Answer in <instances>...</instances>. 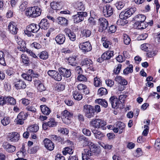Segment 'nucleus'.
I'll return each instance as SVG.
<instances>
[{"label":"nucleus","mask_w":160,"mask_h":160,"mask_svg":"<svg viewBox=\"0 0 160 160\" xmlns=\"http://www.w3.org/2000/svg\"><path fill=\"white\" fill-rule=\"evenodd\" d=\"M43 142L45 147L47 149L50 151H52L53 149L54 145L51 141L48 138H45L44 139Z\"/></svg>","instance_id":"obj_16"},{"label":"nucleus","mask_w":160,"mask_h":160,"mask_svg":"<svg viewBox=\"0 0 160 160\" xmlns=\"http://www.w3.org/2000/svg\"><path fill=\"white\" fill-rule=\"evenodd\" d=\"M144 22H136L134 24V27L138 29H142L146 28V24L144 23Z\"/></svg>","instance_id":"obj_27"},{"label":"nucleus","mask_w":160,"mask_h":160,"mask_svg":"<svg viewBox=\"0 0 160 160\" xmlns=\"http://www.w3.org/2000/svg\"><path fill=\"white\" fill-rule=\"evenodd\" d=\"M38 55L40 59L43 60L46 59L48 57V53L46 51L41 52Z\"/></svg>","instance_id":"obj_40"},{"label":"nucleus","mask_w":160,"mask_h":160,"mask_svg":"<svg viewBox=\"0 0 160 160\" xmlns=\"http://www.w3.org/2000/svg\"><path fill=\"white\" fill-rule=\"evenodd\" d=\"M77 9L80 11H84L85 9V6L82 2H79L77 4Z\"/></svg>","instance_id":"obj_58"},{"label":"nucleus","mask_w":160,"mask_h":160,"mask_svg":"<svg viewBox=\"0 0 160 160\" xmlns=\"http://www.w3.org/2000/svg\"><path fill=\"white\" fill-rule=\"evenodd\" d=\"M27 114L22 112H21L19 113L17 116L18 117L24 120H25L27 118Z\"/></svg>","instance_id":"obj_55"},{"label":"nucleus","mask_w":160,"mask_h":160,"mask_svg":"<svg viewBox=\"0 0 160 160\" xmlns=\"http://www.w3.org/2000/svg\"><path fill=\"white\" fill-rule=\"evenodd\" d=\"M73 98L76 100H80L82 99V94L77 91H74L73 92Z\"/></svg>","instance_id":"obj_35"},{"label":"nucleus","mask_w":160,"mask_h":160,"mask_svg":"<svg viewBox=\"0 0 160 160\" xmlns=\"http://www.w3.org/2000/svg\"><path fill=\"white\" fill-rule=\"evenodd\" d=\"M3 146L4 148L9 152H13L16 150V147L14 146L10 145L7 142H4L3 143Z\"/></svg>","instance_id":"obj_17"},{"label":"nucleus","mask_w":160,"mask_h":160,"mask_svg":"<svg viewBox=\"0 0 160 160\" xmlns=\"http://www.w3.org/2000/svg\"><path fill=\"white\" fill-rule=\"evenodd\" d=\"M82 139L86 142V144H87L89 146V149L93 153L98 151V148L93 143L88 141V139L86 138H83Z\"/></svg>","instance_id":"obj_14"},{"label":"nucleus","mask_w":160,"mask_h":160,"mask_svg":"<svg viewBox=\"0 0 160 160\" xmlns=\"http://www.w3.org/2000/svg\"><path fill=\"white\" fill-rule=\"evenodd\" d=\"M27 2H23L19 6V10L22 12L27 7L26 5Z\"/></svg>","instance_id":"obj_61"},{"label":"nucleus","mask_w":160,"mask_h":160,"mask_svg":"<svg viewBox=\"0 0 160 160\" xmlns=\"http://www.w3.org/2000/svg\"><path fill=\"white\" fill-rule=\"evenodd\" d=\"M20 51H22V52H24L25 51H26V52L28 54H29L30 56H32V57H33L34 58H38L37 56L35 55V54L31 50H29V49L26 48V49H25L24 48L22 49L21 48H20Z\"/></svg>","instance_id":"obj_37"},{"label":"nucleus","mask_w":160,"mask_h":160,"mask_svg":"<svg viewBox=\"0 0 160 160\" xmlns=\"http://www.w3.org/2000/svg\"><path fill=\"white\" fill-rule=\"evenodd\" d=\"M136 11V8L134 7H132L130 9L127 10L126 11L129 15V16H131L134 12Z\"/></svg>","instance_id":"obj_57"},{"label":"nucleus","mask_w":160,"mask_h":160,"mask_svg":"<svg viewBox=\"0 0 160 160\" xmlns=\"http://www.w3.org/2000/svg\"><path fill=\"white\" fill-rule=\"evenodd\" d=\"M58 71L62 77L66 78L69 77L71 75V72L70 69L61 67L58 68Z\"/></svg>","instance_id":"obj_11"},{"label":"nucleus","mask_w":160,"mask_h":160,"mask_svg":"<svg viewBox=\"0 0 160 160\" xmlns=\"http://www.w3.org/2000/svg\"><path fill=\"white\" fill-rule=\"evenodd\" d=\"M96 102L101 105L104 108H106L108 106V102L104 99H99L96 100Z\"/></svg>","instance_id":"obj_38"},{"label":"nucleus","mask_w":160,"mask_h":160,"mask_svg":"<svg viewBox=\"0 0 160 160\" xmlns=\"http://www.w3.org/2000/svg\"><path fill=\"white\" fill-rule=\"evenodd\" d=\"M90 124L95 128H101L103 130L106 129V122L105 121L100 119H94L90 122Z\"/></svg>","instance_id":"obj_2"},{"label":"nucleus","mask_w":160,"mask_h":160,"mask_svg":"<svg viewBox=\"0 0 160 160\" xmlns=\"http://www.w3.org/2000/svg\"><path fill=\"white\" fill-rule=\"evenodd\" d=\"M22 77L28 81H31L32 80V78H37L38 74L36 73H34L32 70H28L27 73H24L22 75Z\"/></svg>","instance_id":"obj_7"},{"label":"nucleus","mask_w":160,"mask_h":160,"mask_svg":"<svg viewBox=\"0 0 160 160\" xmlns=\"http://www.w3.org/2000/svg\"><path fill=\"white\" fill-rule=\"evenodd\" d=\"M50 6L52 9L54 10H59L62 8V3L61 2H52Z\"/></svg>","instance_id":"obj_25"},{"label":"nucleus","mask_w":160,"mask_h":160,"mask_svg":"<svg viewBox=\"0 0 160 160\" xmlns=\"http://www.w3.org/2000/svg\"><path fill=\"white\" fill-rule=\"evenodd\" d=\"M1 122L3 125L6 126L10 123V118L9 117H4L1 120Z\"/></svg>","instance_id":"obj_42"},{"label":"nucleus","mask_w":160,"mask_h":160,"mask_svg":"<svg viewBox=\"0 0 160 160\" xmlns=\"http://www.w3.org/2000/svg\"><path fill=\"white\" fill-rule=\"evenodd\" d=\"M116 6L118 10L121 9L124 6L125 3L121 1H119L116 3Z\"/></svg>","instance_id":"obj_53"},{"label":"nucleus","mask_w":160,"mask_h":160,"mask_svg":"<svg viewBox=\"0 0 160 160\" xmlns=\"http://www.w3.org/2000/svg\"><path fill=\"white\" fill-rule=\"evenodd\" d=\"M8 28L10 32L13 34H16L18 30L16 23L12 21L9 23Z\"/></svg>","instance_id":"obj_12"},{"label":"nucleus","mask_w":160,"mask_h":160,"mask_svg":"<svg viewBox=\"0 0 160 160\" xmlns=\"http://www.w3.org/2000/svg\"><path fill=\"white\" fill-rule=\"evenodd\" d=\"M109 102L112 108L117 109L118 108L120 103V101L115 97H111L109 99Z\"/></svg>","instance_id":"obj_13"},{"label":"nucleus","mask_w":160,"mask_h":160,"mask_svg":"<svg viewBox=\"0 0 160 160\" xmlns=\"http://www.w3.org/2000/svg\"><path fill=\"white\" fill-rule=\"evenodd\" d=\"M82 35L83 37H89L91 35V31L88 29L83 30L82 33Z\"/></svg>","instance_id":"obj_47"},{"label":"nucleus","mask_w":160,"mask_h":160,"mask_svg":"<svg viewBox=\"0 0 160 160\" xmlns=\"http://www.w3.org/2000/svg\"><path fill=\"white\" fill-rule=\"evenodd\" d=\"M102 41V42L103 46L106 48H109V46L111 44V43L109 41L107 40L105 37H102L101 39Z\"/></svg>","instance_id":"obj_32"},{"label":"nucleus","mask_w":160,"mask_h":160,"mask_svg":"<svg viewBox=\"0 0 160 160\" xmlns=\"http://www.w3.org/2000/svg\"><path fill=\"white\" fill-rule=\"evenodd\" d=\"M124 20V19L120 18V19H118L117 22V24L119 25H124L128 23V22Z\"/></svg>","instance_id":"obj_60"},{"label":"nucleus","mask_w":160,"mask_h":160,"mask_svg":"<svg viewBox=\"0 0 160 160\" xmlns=\"http://www.w3.org/2000/svg\"><path fill=\"white\" fill-rule=\"evenodd\" d=\"M14 86L17 89H24L26 87L25 82L21 80H18L17 82H15Z\"/></svg>","instance_id":"obj_18"},{"label":"nucleus","mask_w":160,"mask_h":160,"mask_svg":"<svg viewBox=\"0 0 160 160\" xmlns=\"http://www.w3.org/2000/svg\"><path fill=\"white\" fill-rule=\"evenodd\" d=\"M133 72V66L132 64L129 65L123 70V72L124 74H128L129 73Z\"/></svg>","instance_id":"obj_41"},{"label":"nucleus","mask_w":160,"mask_h":160,"mask_svg":"<svg viewBox=\"0 0 160 160\" xmlns=\"http://www.w3.org/2000/svg\"><path fill=\"white\" fill-rule=\"evenodd\" d=\"M20 135L17 132H13L9 134L8 138L9 140L12 142H16L19 139Z\"/></svg>","instance_id":"obj_15"},{"label":"nucleus","mask_w":160,"mask_h":160,"mask_svg":"<svg viewBox=\"0 0 160 160\" xmlns=\"http://www.w3.org/2000/svg\"><path fill=\"white\" fill-rule=\"evenodd\" d=\"M116 127L118 128V130L119 129V133H121L124 131L125 125L123 123L121 122H117Z\"/></svg>","instance_id":"obj_31"},{"label":"nucleus","mask_w":160,"mask_h":160,"mask_svg":"<svg viewBox=\"0 0 160 160\" xmlns=\"http://www.w3.org/2000/svg\"><path fill=\"white\" fill-rule=\"evenodd\" d=\"M77 88L78 90L82 91L83 93L85 94L89 93L88 89L85 84L82 83L79 84L77 85Z\"/></svg>","instance_id":"obj_21"},{"label":"nucleus","mask_w":160,"mask_h":160,"mask_svg":"<svg viewBox=\"0 0 160 160\" xmlns=\"http://www.w3.org/2000/svg\"><path fill=\"white\" fill-rule=\"evenodd\" d=\"M113 51H108L104 53L102 55V58L103 60L110 59L114 55Z\"/></svg>","instance_id":"obj_20"},{"label":"nucleus","mask_w":160,"mask_h":160,"mask_svg":"<svg viewBox=\"0 0 160 160\" xmlns=\"http://www.w3.org/2000/svg\"><path fill=\"white\" fill-rule=\"evenodd\" d=\"M149 45L148 44L145 43L142 44L141 45L140 48L142 50L148 52L149 51L148 47Z\"/></svg>","instance_id":"obj_56"},{"label":"nucleus","mask_w":160,"mask_h":160,"mask_svg":"<svg viewBox=\"0 0 160 160\" xmlns=\"http://www.w3.org/2000/svg\"><path fill=\"white\" fill-rule=\"evenodd\" d=\"M41 11V9L38 6L29 7L27 9L25 14L30 17L34 18L39 16Z\"/></svg>","instance_id":"obj_1"},{"label":"nucleus","mask_w":160,"mask_h":160,"mask_svg":"<svg viewBox=\"0 0 160 160\" xmlns=\"http://www.w3.org/2000/svg\"><path fill=\"white\" fill-rule=\"evenodd\" d=\"M134 18L136 22H144L146 17L144 15L139 14L136 16Z\"/></svg>","instance_id":"obj_29"},{"label":"nucleus","mask_w":160,"mask_h":160,"mask_svg":"<svg viewBox=\"0 0 160 160\" xmlns=\"http://www.w3.org/2000/svg\"><path fill=\"white\" fill-rule=\"evenodd\" d=\"M53 78L57 81H60L62 79V77L61 74L58 72L56 71Z\"/></svg>","instance_id":"obj_51"},{"label":"nucleus","mask_w":160,"mask_h":160,"mask_svg":"<svg viewBox=\"0 0 160 160\" xmlns=\"http://www.w3.org/2000/svg\"><path fill=\"white\" fill-rule=\"evenodd\" d=\"M129 17L130 16H129L128 14L126 11H123L121 12L119 16L120 18L124 19V20H125Z\"/></svg>","instance_id":"obj_48"},{"label":"nucleus","mask_w":160,"mask_h":160,"mask_svg":"<svg viewBox=\"0 0 160 160\" xmlns=\"http://www.w3.org/2000/svg\"><path fill=\"white\" fill-rule=\"evenodd\" d=\"M57 21L59 24L65 26L67 24L68 20L62 17L58 18Z\"/></svg>","instance_id":"obj_30"},{"label":"nucleus","mask_w":160,"mask_h":160,"mask_svg":"<svg viewBox=\"0 0 160 160\" xmlns=\"http://www.w3.org/2000/svg\"><path fill=\"white\" fill-rule=\"evenodd\" d=\"M144 128L145 129L142 132V134L144 136H146L148 132L149 127L148 125H145Z\"/></svg>","instance_id":"obj_63"},{"label":"nucleus","mask_w":160,"mask_h":160,"mask_svg":"<svg viewBox=\"0 0 160 160\" xmlns=\"http://www.w3.org/2000/svg\"><path fill=\"white\" fill-rule=\"evenodd\" d=\"M0 64L3 66L6 65L4 58V52L2 51H0Z\"/></svg>","instance_id":"obj_43"},{"label":"nucleus","mask_w":160,"mask_h":160,"mask_svg":"<svg viewBox=\"0 0 160 160\" xmlns=\"http://www.w3.org/2000/svg\"><path fill=\"white\" fill-rule=\"evenodd\" d=\"M25 154V150L22 147V150H20L17 153V155L18 158L21 159L23 158Z\"/></svg>","instance_id":"obj_46"},{"label":"nucleus","mask_w":160,"mask_h":160,"mask_svg":"<svg viewBox=\"0 0 160 160\" xmlns=\"http://www.w3.org/2000/svg\"><path fill=\"white\" fill-rule=\"evenodd\" d=\"M98 21L99 25L98 31L100 32H102L107 28L108 25V22L106 19L102 18H100Z\"/></svg>","instance_id":"obj_8"},{"label":"nucleus","mask_w":160,"mask_h":160,"mask_svg":"<svg viewBox=\"0 0 160 160\" xmlns=\"http://www.w3.org/2000/svg\"><path fill=\"white\" fill-rule=\"evenodd\" d=\"M123 39L125 44L128 45L131 42V39L126 34H123Z\"/></svg>","instance_id":"obj_45"},{"label":"nucleus","mask_w":160,"mask_h":160,"mask_svg":"<svg viewBox=\"0 0 160 160\" xmlns=\"http://www.w3.org/2000/svg\"><path fill=\"white\" fill-rule=\"evenodd\" d=\"M93 153L89 149H85L82 153V158L83 160H93L91 157Z\"/></svg>","instance_id":"obj_10"},{"label":"nucleus","mask_w":160,"mask_h":160,"mask_svg":"<svg viewBox=\"0 0 160 160\" xmlns=\"http://www.w3.org/2000/svg\"><path fill=\"white\" fill-rule=\"evenodd\" d=\"M83 63V65L86 66L89 70L92 71L94 70L93 67L92 62L91 59L88 58L84 59Z\"/></svg>","instance_id":"obj_22"},{"label":"nucleus","mask_w":160,"mask_h":160,"mask_svg":"<svg viewBox=\"0 0 160 160\" xmlns=\"http://www.w3.org/2000/svg\"><path fill=\"white\" fill-rule=\"evenodd\" d=\"M113 12V9L109 4H106L103 7V14L106 17L111 16L112 15Z\"/></svg>","instance_id":"obj_6"},{"label":"nucleus","mask_w":160,"mask_h":160,"mask_svg":"<svg viewBox=\"0 0 160 160\" xmlns=\"http://www.w3.org/2000/svg\"><path fill=\"white\" fill-rule=\"evenodd\" d=\"M47 123V126L49 127H53L56 126L57 123L55 122V120L53 118H51L50 120Z\"/></svg>","instance_id":"obj_50"},{"label":"nucleus","mask_w":160,"mask_h":160,"mask_svg":"<svg viewBox=\"0 0 160 160\" xmlns=\"http://www.w3.org/2000/svg\"><path fill=\"white\" fill-rule=\"evenodd\" d=\"M40 108L42 112L44 115H48L51 112L49 108L46 105H41Z\"/></svg>","instance_id":"obj_28"},{"label":"nucleus","mask_w":160,"mask_h":160,"mask_svg":"<svg viewBox=\"0 0 160 160\" xmlns=\"http://www.w3.org/2000/svg\"><path fill=\"white\" fill-rule=\"evenodd\" d=\"M122 65L121 64H119L116 68H115L113 70V72L116 74H118L120 71Z\"/></svg>","instance_id":"obj_62"},{"label":"nucleus","mask_w":160,"mask_h":160,"mask_svg":"<svg viewBox=\"0 0 160 160\" xmlns=\"http://www.w3.org/2000/svg\"><path fill=\"white\" fill-rule=\"evenodd\" d=\"M39 28L44 29H47L49 27V23L48 22L47 20L46 19H43L42 20L39 24Z\"/></svg>","instance_id":"obj_24"},{"label":"nucleus","mask_w":160,"mask_h":160,"mask_svg":"<svg viewBox=\"0 0 160 160\" xmlns=\"http://www.w3.org/2000/svg\"><path fill=\"white\" fill-rule=\"evenodd\" d=\"M92 132L94 135L96 139L101 140L105 136L104 134L99 131L94 130Z\"/></svg>","instance_id":"obj_26"},{"label":"nucleus","mask_w":160,"mask_h":160,"mask_svg":"<svg viewBox=\"0 0 160 160\" xmlns=\"http://www.w3.org/2000/svg\"><path fill=\"white\" fill-rule=\"evenodd\" d=\"M108 93V91L106 89L104 88H99L97 94L100 96L105 95Z\"/></svg>","instance_id":"obj_34"},{"label":"nucleus","mask_w":160,"mask_h":160,"mask_svg":"<svg viewBox=\"0 0 160 160\" xmlns=\"http://www.w3.org/2000/svg\"><path fill=\"white\" fill-rule=\"evenodd\" d=\"M5 101L6 104L7 102L10 103L11 105H14L16 103L15 100L11 97H4Z\"/></svg>","instance_id":"obj_36"},{"label":"nucleus","mask_w":160,"mask_h":160,"mask_svg":"<svg viewBox=\"0 0 160 160\" xmlns=\"http://www.w3.org/2000/svg\"><path fill=\"white\" fill-rule=\"evenodd\" d=\"M21 58L22 59V62L23 63L27 64L28 63L29 59L27 55L24 54L21 55Z\"/></svg>","instance_id":"obj_52"},{"label":"nucleus","mask_w":160,"mask_h":160,"mask_svg":"<svg viewBox=\"0 0 160 160\" xmlns=\"http://www.w3.org/2000/svg\"><path fill=\"white\" fill-rule=\"evenodd\" d=\"M38 126L36 124H34L28 127L27 130L30 132H35L38 131Z\"/></svg>","instance_id":"obj_33"},{"label":"nucleus","mask_w":160,"mask_h":160,"mask_svg":"<svg viewBox=\"0 0 160 160\" xmlns=\"http://www.w3.org/2000/svg\"><path fill=\"white\" fill-rule=\"evenodd\" d=\"M68 61L69 64L72 66H76L77 64V60L76 58L73 57H70L68 58Z\"/></svg>","instance_id":"obj_44"},{"label":"nucleus","mask_w":160,"mask_h":160,"mask_svg":"<svg viewBox=\"0 0 160 160\" xmlns=\"http://www.w3.org/2000/svg\"><path fill=\"white\" fill-rule=\"evenodd\" d=\"M87 13L86 12H78L77 14L73 16L74 22L78 23L84 20V18L87 16Z\"/></svg>","instance_id":"obj_5"},{"label":"nucleus","mask_w":160,"mask_h":160,"mask_svg":"<svg viewBox=\"0 0 160 160\" xmlns=\"http://www.w3.org/2000/svg\"><path fill=\"white\" fill-rule=\"evenodd\" d=\"M73 150L72 149V147H67L64 148V150L62 151V153L63 155H66L67 153L69 154L73 153Z\"/></svg>","instance_id":"obj_39"},{"label":"nucleus","mask_w":160,"mask_h":160,"mask_svg":"<svg viewBox=\"0 0 160 160\" xmlns=\"http://www.w3.org/2000/svg\"><path fill=\"white\" fill-rule=\"evenodd\" d=\"M27 29L29 31L35 33L38 31L40 28L39 25H36L34 23H32L27 27Z\"/></svg>","instance_id":"obj_19"},{"label":"nucleus","mask_w":160,"mask_h":160,"mask_svg":"<svg viewBox=\"0 0 160 160\" xmlns=\"http://www.w3.org/2000/svg\"><path fill=\"white\" fill-rule=\"evenodd\" d=\"M77 79L79 81L86 82L87 79L86 76L83 75L81 74L78 76Z\"/></svg>","instance_id":"obj_59"},{"label":"nucleus","mask_w":160,"mask_h":160,"mask_svg":"<svg viewBox=\"0 0 160 160\" xmlns=\"http://www.w3.org/2000/svg\"><path fill=\"white\" fill-rule=\"evenodd\" d=\"M72 116L73 114L72 113L65 110L61 112V118L64 123L68 124L71 123V119L72 117Z\"/></svg>","instance_id":"obj_4"},{"label":"nucleus","mask_w":160,"mask_h":160,"mask_svg":"<svg viewBox=\"0 0 160 160\" xmlns=\"http://www.w3.org/2000/svg\"><path fill=\"white\" fill-rule=\"evenodd\" d=\"M58 132L63 134H67L68 133V131L66 128H58Z\"/></svg>","instance_id":"obj_54"},{"label":"nucleus","mask_w":160,"mask_h":160,"mask_svg":"<svg viewBox=\"0 0 160 160\" xmlns=\"http://www.w3.org/2000/svg\"><path fill=\"white\" fill-rule=\"evenodd\" d=\"M82 110L85 116L87 118H91L94 117L95 112L93 106L90 105L85 104L83 106Z\"/></svg>","instance_id":"obj_3"},{"label":"nucleus","mask_w":160,"mask_h":160,"mask_svg":"<svg viewBox=\"0 0 160 160\" xmlns=\"http://www.w3.org/2000/svg\"><path fill=\"white\" fill-rule=\"evenodd\" d=\"M57 43L59 44H62L64 43L65 40V36L62 34L58 35L55 38Z\"/></svg>","instance_id":"obj_23"},{"label":"nucleus","mask_w":160,"mask_h":160,"mask_svg":"<svg viewBox=\"0 0 160 160\" xmlns=\"http://www.w3.org/2000/svg\"><path fill=\"white\" fill-rule=\"evenodd\" d=\"M38 89L40 92H42L46 90V88L41 83L38 86Z\"/></svg>","instance_id":"obj_64"},{"label":"nucleus","mask_w":160,"mask_h":160,"mask_svg":"<svg viewBox=\"0 0 160 160\" xmlns=\"http://www.w3.org/2000/svg\"><path fill=\"white\" fill-rule=\"evenodd\" d=\"M79 48L82 52L85 53L91 51L92 49V46L88 42H86L80 43L79 44Z\"/></svg>","instance_id":"obj_9"},{"label":"nucleus","mask_w":160,"mask_h":160,"mask_svg":"<svg viewBox=\"0 0 160 160\" xmlns=\"http://www.w3.org/2000/svg\"><path fill=\"white\" fill-rule=\"evenodd\" d=\"M102 84L101 81L99 78L97 77L94 78V85L96 87L100 86Z\"/></svg>","instance_id":"obj_49"}]
</instances>
